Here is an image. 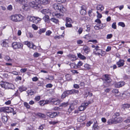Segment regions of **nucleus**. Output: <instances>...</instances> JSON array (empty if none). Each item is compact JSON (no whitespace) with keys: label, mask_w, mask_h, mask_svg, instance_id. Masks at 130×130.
<instances>
[{"label":"nucleus","mask_w":130,"mask_h":130,"mask_svg":"<svg viewBox=\"0 0 130 130\" xmlns=\"http://www.w3.org/2000/svg\"><path fill=\"white\" fill-rule=\"evenodd\" d=\"M50 3L48 0H34L30 2L29 5L30 7L37 10H40L43 7L42 4L45 5Z\"/></svg>","instance_id":"obj_1"},{"label":"nucleus","mask_w":130,"mask_h":130,"mask_svg":"<svg viewBox=\"0 0 130 130\" xmlns=\"http://www.w3.org/2000/svg\"><path fill=\"white\" fill-rule=\"evenodd\" d=\"M111 75L110 74H105L103 75L101 79L103 81V84L104 87H106L110 86V84L112 82L111 78Z\"/></svg>","instance_id":"obj_2"},{"label":"nucleus","mask_w":130,"mask_h":130,"mask_svg":"<svg viewBox=\"0 0 130 130\" xmlns=\"http://www.w3.org/2000/svg\"><path fill=\"white\" fill-rule=\"evenodd\" d=\"M24 17L20 14H15L12 15L10 17V19L14 22H19L24 19Z\"/></svg>","instance_id":"obj_3"},{"label":"nucleus","mask_w":130,"mask_h":130,"mask_svg":"<svg viewBox=\"0 0 130 130\" xmlns=\"http://www.w3.org/2000/svg\"><path fill=\"white\" fill-rule=\"evenodd\" d=\"M123 120V118L121 117H113L109 119L107 121L109 124H117L121 123Z\"/></svg>","instance_id":"obj_4"},{"label":"nucleus","mask_w":130,"mask_h":130,"mask_svg":"<svg viewBox=\"0 0 130 130\" xmlns=\"http://www.w3.org/2000/svg\"><path fill=\"white\" fill-rule=\"evenodd\" d=\"M53 7L55 10L58 11L62 13L65 12L66 10V9L63 5L59 4H54L53 6Z\"/></svg>","instance_id":"obj_5"},{"label":"nucleus","mask_w":130,"mask_h":130,"mask_svg":"<svg viewBox=\"0 0 130 130\" xmlns=\"http://www.w3.org/2000/svg\"><path fill=\"white\" fill-rule=\"evenodd\" d=\"M23 46L22 43L20 42H14L12 44V46L14 50L23 49Z\"/></svg>","instance_id":"obj_6"},{"label":"nucleus","mask_w":130,"mask_h":130,"mask_svg":"<svg viewBox=\"0 0 130 130\" xmlns=\"http://www.w3.org/2000/svg\"><path fill=\"white\" fill-rule=\"evenodd\" d=\"M29 18V21L35 24L40 23L41 20V19L34 16H29L28 17Z\"/></svg>","instance_id":"obj_7"},{"label":"nucleus","mask_w":130,"mask_h":130,"mask_svg":"<svg viewBox=\"0 0 130 130\" xmlns=\"http://www.w3.org/2000/svg\"><path fill=\"white\" fill-rule=\"evenodd\" d=\"M1 112L3 111L5 112L11 113L13 111V108L10 107H6L2 108L0 110Z\"/></svg>","instance_id":"obj_8"},{"label":"nucleus","mask_w":130,"mask_h":130,"mask_svg":"<svg viewBox=\"0 0 130 130\" xmlns=\"http://www.w3.org/2000/svg\"><path fill=\"white\" fill-rule=\"evenodd\" d=\"M125 83L123 81H120L118 82H115L114 83L115 87L116 88H119L124 86Z\"/></svg>","instance_id":"obj_9"},{"label":"nucleus","mask_w":130,"mask_h":130,"mask_svg":"<svg viewBox=\"0 0 130 130\" xmlns=\"http://www.w3.org/2000/svg\"><path fill=\"white\" fill-rule=\"evenodd\" d=\"M46 114L47 116L53 118L57 116L58 115V113L57 112L50 111L47 112Z\"/></svg>","instance_id":"obj_10"},{"label":"nucleus","mask_w":130,"mask_h":130,"mask_svg":"<svg viewBox=\"0 0 130 130\" xmlns=\"http://www.w3.org/2000/svg\"><path fill=\"white\" fill-rule=\"evenodd\" d=\"M49 101V103H51L53 104L56 105H59L60 103V100L59 99L56 100L54 98L50 99Z\"/></svg>","instance_id":"obj_11"},{"label":"nucleus","mask_w":130,"mask_h":130,"mask_svg":"<svg viewBox=\"0 0 130 130\" xmlns=\"http://www.w3.org/2000/svg\"><path fill=\"white\" fill-rule=\"evenodd\" d=\"M2 44L3 46L5 47H8L9 46L10 41L9 39H5L3 40Z\"/></svg>","instance_id":"obj_12"},{"label":"nucleus","mask_w":130,"mask_h":130,"mask_svg":"<svg viewBox=\"0 0 130 130\" xmlns=\"http://www.w3.org/2000/svg\"><path fill=\"white\" fill-rule=\"evenodd\" d=\"M86 6L84 5H83L81 7V9L80 11V14L82 15H84L86 14Z\"/></svg>","instance_id":"obj_13"},{"label":"nucleus","mask_w":130,"mask_h":130,"mask_svg":"<svg viewBox=\"0 0 130 130\" xmlns=\"http://www.w3.org/2000/svg\"><path fill=\"white\" fill-rule=\"evenodd\" d=\"M124 62L125 61L124 60L121 59H119L116 63L118 67H120L123 66L124 64Z\"/></svg>","instance_id":"obj_14"},{"label":"nucleus","mask_w":130,"mask_h":130,"mask_svg":"<svg viewBox=\"0 0 130 130\" xmlns=\"http://www.w3.org/2000/svg\"><path fill=\"white\" fill-rule=\"evenodd\" d=\"M49 100H41L39 102V103L41 106H42L49 103Z\"/></svg>","instance_id":"obj_15"},{"label":"nucleus","mask_w":130,"mask_h":130,"mask_svg":"<svg viewBox=\"0 0 130 130\" xmlns=\"http://www.w3.org/2000/svg\"><path fill=\"white\" fill-rule=\"evenodd\" d=\"M4 88L6 89H12L11 86H13V85L12 84H10L8 83H5V84L4 85Z\"/></svg>","instance_id":"obj_16"},{"label":"nucleus","mask_w":130,"mask_h":130,"mask_svg":"<svg viewBox=\"0 0 130 130\" xmlns=\"http://www.w3.org/2000/svg\"><path fill=\"white\" fill-rule=\"evenodd\" d=\"M87 106L84 103H83L79 107V111H82L84 110L86 108Z\"/></svg>","instance_id":"obj_17"},{"label":"nucleus","mask_w":130,"mask_h":130,"mask_svg":"<svg viewBox=\"0 0 130 130\" xmlns=\"http://www.w3.org/2000/svg\"><path fill=\"white\" fill-rule=\"evenodd\" d=\"M83 50L85 53L88 54L90 51V48L88 46L85 45L83 47Z\"/></svg>","instance_id":"obj_18"},{"label":"nucleus","mask_w":130,"mask_h":130,"mask_svg":"<svg viewBox=\"0 0 130 130\" xmlns=\"http://www.w3.org/2000/svg\"><path fill=\"white\" fill-rule=\"evenodd\" d=\"M43 19L45 22L47 23H49L51 20L49 18V16L47 15H45L43 18Z\"/></svg>","instance_id":"obj_19"},{"label":"nucleus","mask_w":130,"mask_h":130,"mask_svg":"<svg viewBox=\"0 0 130 130\" xmlns=\"http://www.w3.org/2000/svg\"><path fill=\"white\" fill-rule=\"evenodd\" d=\"M100 24L95 25L94 26V28L95 29L98 30L100 29H102L104 27L103 26V24Z\"/></svg>","instance_id":"obj_20"},{"label":"nucleus","mask_w":130,"mask_h":130,"mask_svg":"<svg viewBox=\"0 0 130 130\" xmlns=\"http://www.w3.org/2000/svg\"><path fill=\"white\" fill-rule=\"evenodd\" d=\"M97 10L101 12L104 10V7L102 5H99L97 6L96 7Z\"/></svg>","instance_id":"obj_21"},{"label":"nucleus","mask_w":130,"mask_h":130,"mask_svg":"<svg viewBox=\"0 0 130 130\" xmlns=\"http://www.w3.org/2000/svg\"><path fill=\"white\" fill-rule=\"evenodd\" d=\"M35 115L40 118H45L46 117L45 115L41 113L38 112Z\"/></svg>","instance_id":"obj_22"},{"label":"nucleus","mask_w":130,"mask_h":130,"mask_svg":"<svg viewBox=\"0 0 130 130\" xmlns=\"http://www.w3.org/2000/svg\"><path fill=\"white\" fill-rule=\"evenodd\" d=\"M68 94L67 90L64 91L62 93L61 96V98L62 99L66 98V96H68Z\"/></svg>","instance_id":"obj_23"},{"label":"nucleus","mask_w":130,"mask_h":130,"mask_svg":"<svg viewBox=\"0 0 130 130\" xmlns=\"http://www.w3.org/2000/svg\"><path fill=\"white\" fill-rule=\"evenodd\" d=\"M68 56L71 60L72 61L75 60L77 59L76 56L74 55L70 54Z\"/></svg>","instance_id":"obj_24"},{"label":"nucleus","mask_w":130,"mask_h":130,"mask_svg":"<svg viewBox=\"0 0 130 130\" xmlns=\"http://www.w3.org/2000/svg\"><path fill=\"white\" fill-rule=\"evenodd\" d=\"M54 15L58 19H60L61 18H62L63 16V15L62 14H61L59 13H57L56 12H55L54 13Z\"/></svg>","instance_id":"obj_25"},{"label":"nucleus","mask_w":130,"mask_h":130,"mask_svg":"<svg viewBox=\"0 0 130 130\" xmlns=\"http://www.w3.org/2000/svg\"><path fill=\"white\" fill-rule=\"evenodd\" d=\"M77 56L78 57L81 59L84 60L86 59V57L80 53L77 54Z\"/></svg>","instance_id":"obj_26"},{"label":"nucleus","mask_w":130,"mask_h":130,"mask_svg":"<svg viewBox=\"0 0 130 130\" xmlns=\"http://www.w3.org/2000/svg\"><path fill=\"white\" fill-rule=\"evenodd\" d=\"M86 118V117L85 115H83V116H80L78 118L79 119V121L80 122H82L85 120Z\"/></svg>","instance_id":"obj_27"},{"label":"nucleus","mask_w":130,"mask_h":130,"mask_svg":"<svg viewBox=\"0 0 130 130\" xmlns=\"http://www.w3.org/2000/svg\"><path fill=\"white\" fill-rule=\"evenodd\" d=\"M84 68H83V70H89L90 69V65L87 64H85L84 65Z\"/></svg>","instance_id":"obj_28"},{"label":"nucleus","mask_w":130,"mask_h":130,"mask_svg":"<svg viewBox=\"0 0 130 130\" xmlns=\"http://www.w3.org/2000/svg\"><path fill=\"white\" fill-rule=\"evenodd\" d=\"M50 20L51 21L56 24H57L59 23V20L54 17L52 18Z\"/></svg>","instance_id":"obj_29"},{"label":"nucleus","mask_w":130,"mask_h":130,"mask_svg":"<svg viewBox=\"0 0 130 130\" xmlns=\"http://www.w3.org/2000/svg\"><path fill=\"white\" fill-rule=\"evenodd\" d=\"M130 107V104H125L122 105V108L125 109Z\"/></svg>","instance_id":"obj_30"},{"label":"nucleus","mask_w":130,"mask_h":130,"mask_svg":"<svg viewBox=\"0 0 130 130\" xmlns=\"http://www.w3.org/2000/svg\"><path fill=\"white\" fill-rule=\"evenodd\" d=\"M74 107L72 106L71 105L69 106L67 111V113L68 114H69L74 109Z\"/></svg>","instance_id":"obj_31"},{"label":"nucleus","mask_w":130,"mask_h":130,"mask_svg":"<svg viewBox=\"0 0 130 130\" xmlns=\"http://www.w3.org/2000/svg\"><path fill=\"white\" fill-rule=\"evenodd\" d=\"M46 29L45 28L40 29L38 33L40 35L42 33H44L46 31Z\"/></svg>","instance_id":"obj_32"},{"label":"nucleus","mask_w":130,"mask_h":130,"mask_svg":"<svg viewBox=\"0 0 130 130\" xmlns=\"http://www.w3.org/2000/svg\"><path fill=\"white\" fill-rule=\"evenodd\" d=\"M19 89L21 92H22L23 91H26V88L23 86H22L19 87Z\"/></svg>","instance_id":"obj_33"},{"label":"nucleus","mask_w":130,"mask_h":130,"mask_svg":"<svg viewBox=\"0 0 130 130\" xmlns=\"http://www.w3.org/2000/svg\"><path fill=\"white\" fill-rule=\"evenodd\" d=\"M66 80L68 81H70L72 79L71 75L69 74H67L65 76Z\"/></svg>","instance_id":"obj_34"},{"label":"nucleus","mask_w":130,"mask_h":130,"mask_svg":"<svg viewBox=\"0 0 130 130\" xmlns=\"http://www.w3.org/2000/svg\"><path fill=\"white\" fill-rule=\"evenodd\" d=\"M58 122L59 121L58 120H54L49 121V123L50 124L54 125L58 123Z\"/></svg>","instance_id":"obj_35"},{"label":"nucleus","mask_w":130,"mask_h":130,"mask_svg":"<svg viewBox=\"0 0 130 130\" xmlns=\"http://www.w3.org/2000/svg\"><path fill=\"white\" fill-rule=\"evenodd\" d=\"M2 120L3 122L5 123L7 121L8 118L6 116H3L2 117Z\"/></svg>","instance_id":"obj_36"},{"label":"nucleus","mask_w":130,"mask_h":130,"mask_svg":"<svg viewBox=\"0 0 130 130\" xmlns=\"http://www.w3.org/2000/svg\"><path fill=\"white\" fill-rule=\"evenodd\" d=\"M27 93L28 95H32L34 94V92L31 90H28L27 91Z\"/></svg>","instance_id":"obj_37"},{"label":"nucleus","mask_w":130,"mask_h":130,"mask_svg":"<svg viewBox=\"0 0 130 130\" xmlns=\"http://www.w3.org/2000/svg\"><path fill=\"white\" fill-rule=\"evenodd\" d=\"M21 4H23L27 3V0H19L17 2Z\"/></svg>","instance_id":"obj_38"},{"label":"nucleus","mask_w":130,"mask_h":130,"mask_svg":"<svg viewBox=\"0 0 130 130\" xmlns=\"http://www.w3.org/2000/svg\"><path fill=\"white\" fill-rule=\"evenodd\" d=\"M23 43L24 44L27 45L28 47L30 48L31 43L30 42L26 41H24Z\"/></svg>","instance_id":"obj_39"},{"label":"nucleus","mask_w":130,"mask_h":130,"mask_svg":"<svg viewBox=\"0 0 130 130\" xmlns=\"http://www.w3.org/2000/svg\"><path fill=\"white\" fill-rule=\"evenodd\" d=\"M56 2L58 4H60L61 3H65L67 0H56Z\"/></svg>","instance_id":"obj_40"},{"label":"nucleus","mask_w":130,"mask_h":130,"mask_svg":"<svg viewBox=\"0 0 130 130\" xmlns=\"http://www.w3.org/2000/svg\"><path fill=\"white\" fill-rule=\"evenodd\" d=\"M69 104L68 102H63L61 104V106L62 107H66L68 106Z\"/></svg>","instance_id":"obj_41"},{"label":"nucleus","mask_w":130,"mask_h":130,"mask_svg":"<svg viewBox=\"0 0 130 130\" xmlns=\"http://www.w3.org/2000/svg\"><path fill=\"white\" fill-rule=\"evenodd\" d=\"M66 22L67 23H71L72 22V20L70 18L67 17L66 19Z\"/></svg>","instance_id":"obj_42"},{"label":"nucleus","mask_w":130,"mask_h":130,"mask_svg":"<svg viewBox=\"0 0 130 130\" xmlns=\"http://www.w3.org/2000/svg\"><path fill=\"white\" fill-rule=\"evenodd\" d=\"M5 59V60L8 61H11L12 60V59H11L10 57L8 56H6Z\"/></svg>","instance_id":"obj_43"},{"label":"nucleus","mask_w":130,"mask_h":130,"mask_svg":"<svg viewBox=\"0 0 130 130\" xmlns=\"http://www.w3.org/2000/svg\"><path fill=\"white\" fill-rule=\"evenodd\" d=\"M93 100L91 99V100H89L88 102L85 103H84L86 105V106H87L89 104H91L93 102Z\"/></svg>","instance_id":"obj_44"},{"label":"nucleus","mask_w":130,"mask_h":130,"mask_svg":"<svg viewBox=\"0 0 130 130\" xmlns=\"http://www.w3.org/2000/svg\"><path fill=\"white\" fill-rule=\"evenodd\" d=\"M70 65L71 67L73 68L76 69L77 67L76 64L73 63H71Z\"/></svg>","instance_id":"obj_45"},{"label":"nucleus","mask_w":130,"mask_h":130,"mask_svg":"<svg viewBox=\"0 0 130 130\" xmlns=\"http://www.w3.org/2000/svg\"><path fill=\"white\" fill-rule=\"evenodd\" d=\"M46 79H47L52 80L54 79V77L53 76L49 75L47 77H46Z\"/></svg>","instance_id":"obj_46"},{"label":"nucleus","mask_w":130,"mask_h":130,"mask_svg":"<svg viewBox=\"0 0 130 130\" xmlns=\"http://www.w3.org/2000/svg\"><path fill=\"white\" fill-rule=\"evenodd\" d=\"M96 12L97 14V18L99 19L101 18L102 16V14L100 13L98 11H97Z\"/></svg>","instance_id":"obj_47"},{"label":"nucleus","mask_w":130,"mask_h":130,"mask_svg":"<svg viewBox=\"0 0 130 130\" xmlns=\"http://www.w3.org/2000/svg\"><path fill=\"white\" fill-rule=\"evenodd\" d=\"M40 99L41 97L40 96H36L34 98V100L36 101H38Z\"/></svg>","instance_id":"obj_48"},{"label":"nucleus","mask_w":130,"mask_h":130,"mask_svg":"<svg viewBox=\"0 0 130 130\" xmlns=\"http://www.w3.org/2000/svg\"><path fill=\"white\" fill-rule=\"evenodd\" d=\"M32 28L35 30L38 29V27L35 24H33L32 25Z\"/></svg>","instance_id":"obj_49"},{"label":"nucleus","mask_w":130,"mask_h":130,"mask_svg":"<svg viewBox=\"0 0 130 130\" xmlns=\"http://www.w3.org/2000/svg\"><path fill=\"white\" fill-rule=\"evenodd\" d=\"M24 106L27 108L29 109L30 108V106L28 104V103L26 102H24Z\"/></svg>","instance_id":"obj_50"},{"label":"nucleus","mask_w":130,"mask_h":130,"mask_svg":"<svg viewBox=\"0 0 130 130\" xmlns=\"http://www.w3.org/2000/svg\"><path fill=\"white\" fill-rule=\"evenodd\" d=\"M23 6L22 7L23 9L24 10H26L27 9V7H28V5L26 3H25L24 4H23Z\"/></svg>","instance_id":"obj_51"},{"label":"nucleus","mask_w":130,"mask_h":130,"mask_svg":"<svg viewBox=\"0 0 130 130\" xmlns=\"http://www.w3.org/2000/svg\"><path fill=\"white\" fill-rule=\"evenodd\" d=\"M72 94H73L74 93L78 94L79 92V91L78 90H76L75 89H72Z\"/></svg>","instance_id":"obj_52"},{"label":"nucleus","mask_w":130,"mask_h":130,"mask_svg":"<svg viewBox=\"0 0 130 130\" xmlns=\"http://www.w3.org/2000/svg\"><path fill=\"white\" fill-rule=\"evenodd\" d=\"M119 26H121L122 27H124L125 26V25L124 23L122 22H120L118 23Z\"/></svg>","instance_id":"obj_53"},{"label":"nucleus","mask_w":130,"mask_h":130,"mask_svg":"<svg viewBox=\"0 0 130 130\" xmlns=\"http://www.w3.org/2000/svg\"><path fill=\"white\" fill-rule=\"evenodd\" d=\"M116 24V23L114 22H113L112 25V27L114 29H117V26Z\"/></svg>","instance_id":"obj_54"},{"label":"nucleus","mask_w":130,"mask_h":130,"mask_svg":"<svg viewBox=\"0 0 130 130\" xmlns=\"http://www.w3.org/2000/svg\"><path fill=\"white\" fill-rule=\"evenodd\" d=\"M93 127L94 130H97V129L99 127V126L96 124H94L93 125Z\"/></svg>","instance_id":"obj_55"},{"label":"nucleus","mask_w":130,"mask_h":130,"mask_svg":"<svg viewBox=\"0 0 130 130\" xmlns=\"http://www.w3.org/2000/svg\"><path fill=\"white\" fill-rule=\"evenodd\" d=\"M67 130H76L74 127L72 126H70L68 127Z\"/></svg>","instance_id":"obj_56"},{"label":"nucleus","mask_w":130,"mask_h":130,"mask_svg":"<svg viewBox=\"0 0 130 130\" xmlns=\"http://www.w3.org/2000/svg\"><path fill=\"white\" fill-rule=\"evenodd\" d=\"M52 32L50 30H48L45 33V35L46 36H49L52 34Z\"/></svg>","instance_id":"obj_57"},{"label":"nucleus","mask_w":130,"mask_h":130,"mask_svg":"<svg viewBox=\"0 0 130 130\" xmlns=\"http://www.w3.org/2000/svg\"><path fill=\"white\" fill-rule=\"evenodd\" d=\"M22 77L20 76H18L16 77L15 79V80L16 82H18L19 80H22Z\"/></svg>","instance_id":"obj_58"},{"label":"nucleus","mask_w":130,"mask_h":130,"mask_svg":"<svg viewBox=\"0 0 130 130\" xmlns=\"http://www.w3.org/2000/svg\"><path fill=\"white\" fill-rule=\"evenodd\" d=\"M90 27L91 26L90 25H87L86 27L87 29L86 30L88 32L90 31Z\"/></svg>","instance_id":"obj_59"},{"label":"nucleus","mask_w":130,"mask_h":130,"mask_svg":"<svg viewBox=\"0 0 130 130\" xmlns=\"http://www.w3.org/2000/svg\"><path fill=\"white\" fill-rule=\"evenodd\" d=\"M71 72L73 74H77L78 73V72L77 70H72L71 71Z\"/></svg>","instance_id":"obj_60"},{"label":"nucleus","mask_w":130,"mask_h":130,"mask_svg":"<svg viewBox=\"0 0 130 130\" xmlns=\"http://www.w3.org/2000/svg\"><path fill=\"white\" fill-rule=\"evenodd\" d=\"M120 116V113L119 112H116L114 113V115L113 116V117H117L119 116Z\"/></svg>","instance_id":"obj_61"},{"label":"nucleus","mask_w":130,"mask_h":130,"mask_svg":"<svg viewBox=\"0 0 130 130\" xmlns=\"http://www.w3.org/2000/svg\"><path fill=\"white\" fill-rule=\"evenodd\" d=\"M113 36V35L111 34H108L106 37L107 39H110Z\"/></svg>","instance_id":"obj_62"},{"label":"nucleus","mask_w":130,"mask_h":130,"mask_svg":"<svg viewBox=\"0 0 130 130\" xmlns=\"http://www.w3.org/2000/svg\"><path fill=\"white\" fill-rule=\"evenodd\" d=\"M65 25L67 27H71L72 26V25L71 24H68L67 23H66Z\"/></svg>","instance_id":"obj_63"},{"label":"nucleus","mask_w":130,"mask_h":130,"mask_svg":"<svg viewBox=\"0 0 130 130\" xmlns=\"http://www.w3.org/2000/svg\"><path fill=\"white\" fill-rule=\"evenodd\" d=\"M32 80L33 81L36 82L38 80V78L37 76H35L32 78Z\"/></svg>","instance_id":"obj_64"}]
</instances>
